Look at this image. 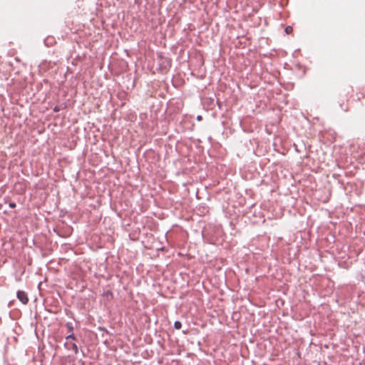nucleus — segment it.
<instances>
[{
  "label": "nucleus",
  "instance_id": "obj_5",
  "mask_svg": "<svg viewBox=\"0 0 365 365\" xmlns=\"http://www.w3.org/2000/svg\"><path fill=\"white\" fill-rule=\"evenodd\" d=\"M103 295L106 296V297H110L111 299L113 297V292L110 290H107L106 292H105L103 293Z\"/></svg>",
  "mask_w": 365,
  "mask_h": 365
},
{
  "label": "nucleus",
  "instance_id": "obj_1",
  "mask_svg": "<svg viewBox=\"0 0 365 365\" xmlns=\"http://www.w3.org/2000/svg\"><path fill=\"white\" fill-rule=\"evenodd\" d=\"M16 297L23 304H27L29 302L28 295L24 291L19 290L16 293Z\"/></svg>",
  "mask_w": 365,
  "mask_h": 365
},
{
  "label": "nucleus",
  "instance_id": "obj_8",
  "mask_svg": "<svg viewBox=\"0 0 365 365\" xmlns=\"http://www.w3.org/2000/svg\"><path fill=\"white\" fill-rule=\"evenodd\" d=\"M9 206L11 207V208H14L16 207V205L14 202H10L9 203Z\"/></svg>",
  "mask_w": 365,
  "mask_h": 365
},
{
  "label": "nucleus",
  "instance_id": "obj_3",
  "mask_svg": "<svg viewBox=\"0 0 365 365\" xmlns=\"http://www.w3.org/2000/svg\"><path fill=\"white\" fill-rule=\"evenodd\" d=\"M66 327H67L69 332L72 333L73 331V327L71 322H67L66 324Z\"/></svg>",
  "mask_w": 365,
  "mask_h": 365
},
{
  "label": "nucleus",
  "instance_id": "obj_2",
  "mask_svg": "<svg viewBox=\"0 0 365 365\" xmlns=\"http://www.w3.org/2000/svg\"><path fill=\"white\" fill-rule=\"evenodd\" d=\"M284 31L287 34H290L293 31V28L291 26H287L285 27Z\"/></svg>",
  "mask_w": 365,
  "mask_h": 365
},
{
  "label": "nucleus",
  "instance_id": "obj_6",
  "mask_svg": "<svg viewBox=\"0 0 365 365\" xmlns=\"http://www.w3.org/2000/svg\"><path fill=\"white\" fill-rule=\"evenodd\" d=\"M66 339L68 341L69 339H72V340H76V336L73 334V333H71L69 335H68L66 337Z\"/></svg>",
  "mask_w": 365,
  "mask_h": 365
},
{
  "label": "nucleus",
  "instance_id": "obj_10",
  "mask_svg": "<svg viewBox=\"0 0 365 365\" xmlns=\"http://www.w3.org/2000/svg\"><path fill=\"white\" fill-rule=\"evenodd\" d=\"M202 116H201V115H197V120L198 121H200V120H202Z\"/></svg>",
  "mask_w": 365,
  "mask_h": 365
},
{
  "label": "nucleus",
  "instance_id": "obj_7",
  "mask_svg": "<svg viewBox=\"0 0 365 365\" xmlns=\"http://www.w3.org/2000/svg\"><path fill=\"white\" fill-rule=\"evenodd\" d=\"M71 347H72V349L73 350V351L75 352V354L78 353V346L76 345V344L73 343L71 344Z\"/></svg>",
  "mask_w": 365,
  "mask_h": 365
},
{
  "label": "nucleus",
  "instance_id": "obj_9",
  "mask_svg": "<svg viewBox=\"0 0 365 365\" xmlns=\"http://www.w3.org/2000/svg\"><path fill=\"white\" fill-rule=\"evenodd\" d=\"M53 110L54 112H58L60 108L58 106H55Z\"/></svg>",
  "mask_w": 365,
  "mask_h": 365
},
{
  "label": "nucleus",
  "instance_id": "obj_4",
  "mask_svg": "<svg viewBox=\"0 0 365 365\" xmlns=\"http://www.w3.org/2000/svg\"><path fill=\"white\" fill-rule=\"evenodd\" d=\"M182 327V324L180 321H175L174 323V328L176 329H180Z\"/></svg>",
  "mask_w": 365,
  "mask_h": 365
}]
</instances>
